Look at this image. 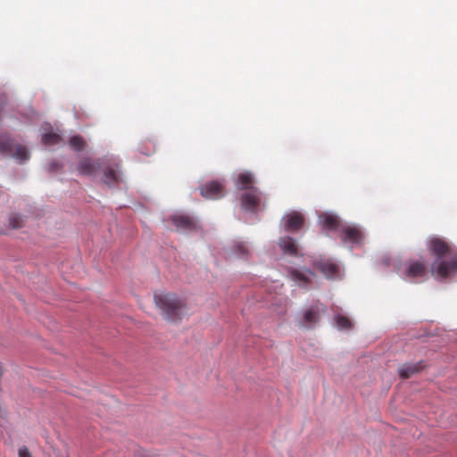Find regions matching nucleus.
I'll return each mask as SVG.
<instances>
[{"instance_id":"f257e3e1","label":"nucleus","mask_w":457,"mask_h":457,"mask_svg":"<svg viewBox=\"0 0 457 457\" xmlns=\"http://www.w3.org/2000/svg\"><path fill=\"white\" fill-rule=\"evenodd\" d=\"M428 247L436 256L431 265V273L436 279L445 280L457 276V254L453 253L446 241L432 237L428 240Z\"/></svg>"},{"instance_id":"f03ea898","label":"nucleus","mask_w":457,"mask_h":457,"mask_svg":"<svg viewBox=\"0 0 457 457\" xmlns=\"http://www.w3.org/2000/svg\"><path fill=\"white\" fill-rule=\"evenodd\" d=\"M236 187L241 190L240 204L244 211L256 213L261 210V205L264 199L262 193L255 187L253 173L243 171L237 175L235 180Z\"/></svg>"},{"instance_id":"7ed1b4c3","label":"nucleus","mask_w":457,"mask_h":457,"mask_svg":"<svg viewBox=\"0 0 457 457\" xmlns=\"http://www.w3.org/2000/svg\"><path fill=\"white\" fill-rule=\"evenodd\" d=\"M154 299L163 318L167 320L179 321L187 312L185 301L174 293L161 292L154 294Z\"/></svg>"},{"instance_id":"20e7f679","label":"nucleus","mask_w":457,"mask_h":457,"mask_svg":"<svg viewBox=\"0 0 457 457\" xmlns=\"http://www.w3.org/2000/svg\"><path fill=\"white\" fill-rule=\"evenodd\" d=\"M78 170L80 174L87 176H96L97 171L101 170L103 171V181L110 187L120 181V170L115 162L111 164L107 160L94 162L89 158H84L79 163Z\"/></svg>"},{"instance_id":"39448f33","label":"nucleus","mask_w":457,"mask_h":457,"mask_svg":"<svg viewBox=\"0 0 457 457\" xmlns=\"http://www.w3.org/2000/svg\"><path fill=\"white\" fill-rule=\"evenodd\" d=\"M395 268L399 276L406 281H418L427 274L426 265L418 261L399 264Z\"/></svg>"},{"instance_id":"423d86ee","label":"nucleus","mask_w":457,"mask_h":457,"mask_svg":"<svg viewBox=\"0 0 457 457\" xmlns=\"http://www.w3.org/2000/svg\"><path fill=\"white\" fill-rule=\"evenodd\" d=\"M0 153L10 155L20 162H24L29 159L28 149L20 145H13L7 135H0Z\"/></svg>"},{"instance_id":"0eeeda50","label":"nucleus","mask_w":457,"mask_h":457,"mask_svg":"<svg viewBox=\"0 0 457 457\" xmlns=\"http://www.w3.org/2000/svg\"><path fill=\"white\" fill-rule=\"evenodd\" d=\"M339 233L342 243L350 248L360 246L363 244L365 235L357 225L345 224L341 226Z\"/></svg>"},{"instance_id":"6e6552de","label":"nucleus","mask_w":457,"mask_h":457,"mask_svg":"<svg viewBox=\"0 0 457 457\" xmlns=\"http://www.w3.org/2000/svg\"><path fill=\"white\" fill-rule=\"evenodd\" d=\"M323 306L316 302L303 311L302 316L298 319V323L304 328H313L320 321V312Z\"/></svg>"},{"instance_id":"1a4fd4ad","label":"nucleus","mask_w":457,"mask_h":457,"mask_svg":"<svg viewBox=\"0 0 457 457\" xmlns=\"http://www.w3.org/2000/svg\"><path fill=\"white\" fill-rule=\"evenodd\" d=\"M287 277L299 287H306L311 284L314 273L309 269L289 268Z\"/></svg>"},{"instance_id":"9d476101","label":"nucleus","mask_w":457,"mask_h":457,"mask_svg":"<svg viewBox=\"0 0 457 457\" xmlns=\"http://www.w3.org/2000/svg\"><path fill=\"white\" fill-rule=\"evenodd\" d=\"M303 224V216L301 212L292 211L286 213L281 220V225L286 231H298Z\"/></svg>"},{"instance_id":"9b49d317","label":"nucleus","mask_w":457,"mask_h":457,"mask_svg":"<svg viewBox=\"0 0 457 457\" xmlns=\"http://www.w3.org/2000/svg\"><path fill=\"white\" fill-rule=\"evenodd\" d=\"M319 222L320 223L322 229L328 232L335 230L339 232L341 226H343L338 216L328 212H321L319 215Z\"/></svg>"},{"instance_id":"f8f14e48","label":"nucleus","mask_w":457,"mask_h":457,"mask_svg":"<svg viewBox=\"0 0 457 457\" xmlns=\"http://www.w3.org/2000/svg\"><path fill=\"white\" fill-rule=\"evenodd\" d=\"M224 186L220 181H212L200 188L201 195L207 199H219L224 195Z\"/></svg>"},{"instance_id":"ddd939ff","label":"nucleus","mask_w":457,"mask_h":457,"mask_svg":"<svg viewBox=\"0 0 457 457\" xmlns=\"http://www.w3.org/2000/svg\"><path fill=\"white\" fill-rule=\"evenodd\" d=\"M171 220L173 224L176 226V228L183 232L194 231L196 230L198 228L196 221L187 215H173L171 217Z\"/></svg>"},{"instance_id":"4468645a","label":"nucleus","mask_w":457,"mask_h":457,"mask_svg":"<svg viewBox=\"0 0 457 457\" xmlns=\"http://www.w3.org/2000/svg\"><path fill=\"white\" fill-rule=\"evenodd\" d=\"M314 267H317L327 278L334 279L338 277L339 267L329 260L315 262Z\"/></svg>"},{"instance_id":"2eb2a0df","label":"nucleus","mask_w":457,"mask_h":457,"mask_svg":"<svg viewBox=\"0 0 457 457\" xmlns=\"http://www.w3.org/2000/svg\"><path fill=\"white\" fill-rule=\"evenodd\" d=\"M278 245L284 254L290 256H295L298 253V247L295 241L290 237H283L278 240Z\"/></svg>"},{"instance_id":"dca6fc26","label":"nucleus","mask_w":457,"mask_h":457,"mask_svg":"<svg viewBox=\"0 0 457 457\" xmlns=\"http://www.w3.org/2000/svg\"><path fill=\"white\" fill-rule=\"evenodd\" d=\"M424 368V364L422 361H419L416 363H404L398 369V373L400 378H409L413 376L415 373H418Z\"/></svg>"},{"instance_id":"f3484780","label":"nucleus","mask_w":457,"mask_h":457,"mask_svg":"<svg viewBox=\"0 0 457 457\" xmlns=\"http://www.w3.org/2000/svg\"><path fill=\"white\" fill-rule=\"evenodd\" d=\"M232 251L238 258H246L249 255V246L245 242H235Z\"/></svg>"},{"instance_id":"a211bd4d","label":"nucleus","mask_w":457,"mask_h":457,"mask_svg":"<svg viewBox=\"0 0 457 457\" xmlns=\"http://www.w3.org/2000/svg\"><path fill=\"white\" fill-rule=\"evenodd\" d=\"M334 320L339 329H349L352 327L351 320L340 313H335Z\"/></svg>"},{"instance_id":"6ab92c4d","label":"nucleus","mask_w":457,"mask_h":457,"mask_svg":"<svg viewBox=\"0 0 457 457\" xmlns=\"http://www.w3.org/2000/svg\"><path fill=\"white\" fill-rule=\"evenodd\" d=\"M69 145L73 150L81 151L85 147L86 142L81 137L74 136L70 138Z\"/></svg>"},{"instance_id":"aec40b11","label":"nucleus","mask_w":457,"mask_h":457,"mask_svg":"<svg viewBox=\"0 0 457 457\" xmlns=\"http://www.w3.org/2000/svg\"><path fill=\"white\" fill-rule=\"evenodd\" d=\"M60 141V136L56 133L49 132L42 136V142L46 145H56Z\"/></svg>"},{"instance_id":"412c9836","label":"nucleus","mask_w":457,"mask_h":457,"mask_svg":"<svg viewBox=\"0 0 457 457\" xmlns=\"http://www.w3.org/2000/svg\"><path fill=\"white\" fill-rule=\"evenodd\" d=\"M19 457H32L31 453L29 452L28 448L25 446H22L19 449Z\"/></svg>"},{"instance_id":"4be33fe9","label":"nucleus","mask_w":457,"mask_h":457,"mask_svg":"<svg viewBox=\"0 0 457 457\" xmlns=\"http://www.w3.org/2000/svg\"><path fill=\"white\" fill-rule=\"evenodd\" d=\"M6 420V411L0 405V426L4 425Z\"/></svg>"},{"instance_id":"5701e85b","label":"nucleus","mask_w":457,"mask_h":457,"mask_svg":"<svg viewBox=\"0 0 457 457\" xmlns=\"http://www.w3.org/2000/svg\"><path fill=\"white\" fill-rule=\"evenodd\" d=\"M19 220V217L17 216H12L10 218V225L12 227V228H19L20 227V223L18 221Z\"/></svg>"},{"instance_id":"b1692460","label":"nucleus","mask_w":457,"mask_h":457,"mask_svg":"<svg viewBox=\"0 0 457 457\" xmlns=\"http://www.w3.org/2000/svg\"><path fill=\"white\" fill-rule=\"evenodd\" d=\"M60 168V165L57 162L53 161L49 164V170L50 171H56Z\"/></svg>"}]
</instances>
